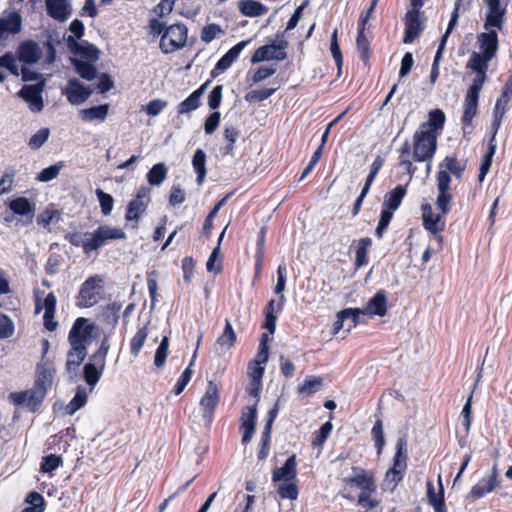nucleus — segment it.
<instances>
[{
	"label": "nucleus",
	"instance_id": "nucleus-1",
	"mask_svg": "<svg viewBox=\"0 0 512 512\" xmlns=\"http://www.w3.org/2000/svg\"><path fill=\"white\" fill-rule=\"evenodd\" d=\"M486 6V18L483 32L477 36L479 51L470 54L466 67L475 72V78L487 80L486 72L489 62L498 51V36L496 30H501L509 0H483Z\"/></svg>",
	"mask_w": 512,
	"mask_h": 512
},
{
	"label": "nucleus",
	"instance_id": "nucleus-2",
	"mask_svg": "<svg viewBox=\"0 0 512 512\" xmlns=\"http://www.w3.org/2000/svg\"><path fill=\"white\" fill-rule=\"evenodd\" d=\"M96 326L88 319L79 317L69 331L68 341L71 349L67 353L66 370L75 374L87 355V348L93 341Z\"/></svg>",
	"mask_w": 512,
	"mask_h": 512
},
{
	"label": "nucleus",
	"instance_id": "nucleus-3",
	"mask_svg": "<svg viewBox=\"0 0 512 512\" xmlns=\"http://www.w3.org/2000/svg\"><path fill=\"white\" fill-rule=\"evenodd\" d=\"M126 238L123 229L108 224L98 226L92 232H71L66 234L65 239L75 247H81L85 255L99 250L112 240H122Z\"/></svg>",
	"mask_w": 512,
	"mask_h": 512
},
{
	"label": "nucleus",
	"instance_id": "nucleus-4",
	"mask_svg": "<svg viewBox=\"0 0 512 512\" xmlns=\"http://www.w3.org/2000/svg\"><path fill=\"white\" fill-rule=\"evenodd\" d=\"M407 468V442L404 438L398 439L393 466L386 472L382 487L386 491H394L403 479Z\"/></svg>",
	"mask_w": 512,
	"mask_h": 512
},
{
	"label": "nucleus",
	"instance_id": "nucleus-5",
	"mask_svg": "<svg viewBox=\"0 0 512 512\" xmlns=\"http://www.w3.org/2000/svg\"><path fill=\"white\" fill-rule=\"evenodd\" d=\"M485 82L484 80L474 78L465 95L461 118L464 134H471L474 129L472 121L478 113L479 95Z\"/></svg>",
	"mask_w": 512,
	"mask_h": 512
},
{
	"label": "nucleus",
	"instance_id": "nucleus-6",
	"mask_svg": "<svg viewBox=\"0 0 512 512\" xmlns=\"http://www.w3.org/2000/svg\"><path fill=\"white\" fill-rule=\"evenodd\" d=\"M437 149V134L418 129L413 135V160L431 162Z\"/></svg>",
	"mask_w": 512,
	"mask_h": 512
},
{
	"label": "nucleus",
	"instance_id": "nucleus-7",
	"mask_svg": "<svg viewBox=\"0 0 512 512\" xmlns=\"http://www.w3.org/2000/svg\"><path fill=\"white\" fill-rule=\"evenodd\" d=\"M104 278L101 275L88 277L81 285L76 304L81 308H90L97 304L103 292Z\"/></svg>",
	"mask_w": 512,
	"mask_h": 512
},
{
	"label": "nucleus",
	"instance_id": "nucleus-8",
	"mask_svg": "<svg viewBox=\"0 0 512 512\" xmlns=\"http://www.w3.org/2000/svg\"><path fill=\"white\" fill-rule=\"evenodd\" d=\"M441 213H435L429 204L422 206V219L424 228L433 235V241L437 242V250L441 251L443 246V237L441 232L445 229V216Z\"/></svg>",
	"mask_w": 512,
	"mask_h": 512
},
{
	"label": "nucleus",
	"instance_id": "nucleus-9",
	"mask_svg": "<svg viewBox=\"0 0 512 512\" xmlns=\"http://www.w3.org/2000/svg\"><path fill=\"white\" fill-rule=\"evenodd\" d=\"M187 41V28L184 24H173L168 26L160 39V48L163 53L168 54L185 46Z\"/></svg>",
	"mask_w": 512,
	"mask_h": 512
},
{
	"label": "nucleus",
	"instance_id": "nucleus-10",
	"mask_svg": "<svg viewBox=\"0 0 512 512\" xmlns=\"http://www.w3.org/2000/svg\"><path fill=\"white\" fill-rule=\"evenodd\" d=\"M46 392L38 386L23 391L11 393L10 398L15 405L25 406L31 411H35L46 396Z\"/></svg>",
	"mask_w": 512,
	"mask_h": 512
},
{
	"label": "nucleus",
	"instance_id": "nucleus-11",
	"mask_svg": "<svg viewBox=\"0 0 512 512\" xmlns=\"http://www.w3.org/2000/svg\"><path fill=\"white\" fill-rule=\"evenodd\" d=\"M451 177L447 170L440 169L437 175L438 196L436 199L437 208L444 214L450 211V202L452 194L450 192Z\"/></svg>",
	"mask_w": 512,
	"mask_h": 512
},
{
	"label": "nucleus",
	"instance_id": "nucleus-12",
	"mask_svg": "<svg viewBox=\"0 0 512 512\" xmlns=\"http://www.w3.org/2000/svg\"><path fill=\"white\" fill-rule=\"evenodd\" d=\"M22 28V17L12 11L5 16L0 17V46H5L8 38L18 34Z\"/></svg>",
	"mask_w": 512,
	"mask_h": 512
},
{
	"label": "nucleus",
	"instance_id": "nucleus-13",
	"mask_svg": "<svg viewBox=\"0 0 512 512\" xmlns=\"http://www.w3.org/2000/svg\"><path fill=\"white\" fill-rule=\"evenodd\" d=\"M286 47V41H281L279 44L261 46L254 52L251 62L255 64L270 60L282 61L286 58V53L284 51Z\"/></svg>",
	"mask_w": 512,
	"mask_h": 512
},
{
	"label": "nucleus",
	"instance_id": "nucleus-14",
	"mask_svg": "<svg viewBox=\"0 0 512 512\" xmlns=\"http://www.w3.org/2000/svg\"><path fill=\"white\" fill-rule=\"evenodd\" d=\"M93 90L89 86L83 85L78 79L72 78L67 82L63 90L67 100L72 105H80L84 103L92 94Z\"/></svg>",
	"mask_w": 512,
	"mask_h": 512
},
{
	"label": "nucleus",
	"instance_id": "nucleus-15",
	"mask_svg": "<svg viewBox=\"0 0 512 512\" xmlns=\"http://www.w3.org/2000/svg\"><path fill=\"white\" fill-rule=\"evenodd\" d=\"M405 35L403 42L412 43L423 30V14L420 10L412 9L407 12L405 17Z\"/></svg>",
	"mask_w": 512,
	"mask_h": 512
},
{
	"label": "nucleus",
	"instance_id": "nucleus-16",
	"mask_svg": "<svg viewBox=\"0 0 512 512\" xmlns=\"http://www.w3.org/2000/svg\"><path fill=\"white\" fill-rule=\"evenodd\" d=\"M219 402V388L216 383L209 381L205 394L201 398L200 405L203 409V419L210 423L213 418L214 410Z\"/></svg>",
	"mask_w": 512,
	"mask_h": 512
},
{
	"label": "nucleus",
	"instance_id": "nucleus-17",
	"mask_svg": "<svg viewBox=\"0 0 512 512\" xmlns=\"http://www.w3.org/2000/svg\"><path fill=\"white\" fill-rule=\"evenodd\" d=\"M346 483L355 484L361 488L359 494V500L362 501L366 498V494L369 491H376V485L374 479L364 469L359 467L352 468V476L345 480Z\"/></svg>",
	"mask_w": 512,
	"mask_h": 512
},
{
	"label": "nucleus",
	"instance_id": "nucleus-18",
	"mask_svg": "<svg viewBox=\"0 0 512 512\" xmlns=\"http://www.w3.org/2000/svg\"><path fill=\"white\" fill-rule=\"evenodd\" d=\"M360 315L383 317L387 312V299L384 290L378 291L362 309L356 308Z\"/></svg>",
	"mask_w": 512,
	"mask_h": 512
},
{
	"label": "nucleus",
	"instance_id": "nucleus-19",
	"mask_svg": "<svg viewBox=\"0 0 512 512\" xmlns=\"http://www.w3.org/2000/svg\"><path fill=\"white\" fill-rule=\"evenodd\" d=\"M249 42L250 40H243L230 48L217 62L215 68L212 70V76H216L219 72H224L231 67Z\"/></svg>",
	"mask_w": 512,
	"mask_h": 512
},
{
	"label": "nucleus",
	"instance_id": "nucleus-20",
	"mask_svg": "<svg viewBox=\"0 0 512 512\" xmlns=\"http://www.w3.org/2000/svg\"><path fill=\"white\" fill-rule=\"evenodd\" d=\"M498 470L497 467L494 466L492 468L491 474L488 477L482 478L475 484L471 491L468 494L469 498L479 499L484 495L492 492L498 483Z\"/></svg>",
	"mask_w": 512,
	"mask_h": 512
},
{
	"label": "nucleus",
	"instance_id": "nucleus-21",
	"mask_svg": "<svg viewBox=\"0 0 512 512\" xmlns=\"http://www.w3.org/2000/svg\"><path fill=\"white\" fill-rule=\"evenodd\" d=\"M257 417L256 405L245 407L241 415L242 443L247 444L253 437Z\"/></svg>",
	"mask_w": 512,
	"mask_h": 512
},
{
	"label": "nucleus",
	"instance_id": "nucleus-22",
	"mask_svg": "<svg viewBox=\"0 0 512 512\" xmlns=\"http://www.w3.org/2000/svg\"><path fill=\"white\" fill-rule=\"evenodd\" d=\"M19 95L28 103L33 112H40L43 109L42 89L37 85H25Z\"/></svg>",
	"mask_w": 512,
	"mask_h": 512
},
{
	"label": "nucleus",
	"instance_id": "nucleus-23",
	"mask_svg": "<svg viewBox=\"0 0 512 512\" xmlns=\"http://www.w3.org/2000/svg\"><path fill=\"white\" fill-rule=\"evenodd\" d=\"M17 55L21 62L32 64L41 58L42 50L36 42L26 40L20 43Z\"/></svg>",
	"mask_w": 512,
	"mask_h": 512
},
{
	"label": "nucleus",
	"instance_id": "nucleus-24",
	"mask_svg": "<svg viewBox=\"0 0 512 512\" xmlns=\"http://www.w3.org/2000/svg\"><path fill=\"white\" fill-rule=\"evenodd\" d=\"M209 82H205L198 89L193 91L186 99L181 101L177 106V112L179 114H188L199 108L201 104V97L203 96Z\"/></svg>",
	"mask_w": 512,
	"mask_h": 512
},
{
	"label": "nucleus",
	"instance_id": "nucleus-25",
	"mask_svg": "<svg viewBox=\"0 0 512 512\" xmlns=\"http://www.w3.org/2000/svg\"><path fill=\"white\" fill-rule=\"evenodd\" d=\"M45 5L48 15L58 21H65L71 15V6L67 0H46Z\"/></svg>",
	"mask_w": 512,
	"mask_h": 512
},
{
	"label": "nucleus",
	"instance_id": "nucleus-26",
	"mask_svg": "<svg viewBox=\"0 0 512 512\" xmlns=\"http://www.w3.org/2000/svg\"><path fill=\"white\" fill-rule=\"evenodd\" d=\"M9 209L16 215L25 217L31 222L35 215V204L25 197H17L8 204Z\"/></svg>",
	"mask_w": 512,
	"mask_h": 512
},
{
	"label": "nucleus",
	"instance_id": "nucleus-27",
	"mask_svg": "<svg viewBox=\"0 0 512 512\" xmlns=\"http://www.w3.org/2000/svg\"><path fill=\"white\" fill-rule=\"evenodd\" d=\"M296 457L290 456L284 465L273 471L272 480L274 482H288L294 480L296 477Z\"/></svg>",
	"mask_w": 512,
	"mask_h": 512
},
{
	"label": "nucleus",
	"instance_id": "nucleus-28",
	"mask_svg": "<svg viewBox=\"0 0 512 512\" xmlns=\"http://www.w3.org/2000/svg\"><path fill=\"white\" fill-rule=\"evenodd\" d=\"M406 187L402 185L396 186L393 190L384 196L383 210L390 211L392 214L399 208L402 199L406 195Z\"/></svg>",
	"mask_w": 512,
	"mask_h": 512
},
{
	"label": "nucleus",
	"instance_id": "nucleus-29",
	"mask_svg": "<svg viewBox=\"0 0 512 512\" xmlns=\"http://www.w3.org/2000/svg\"><path fill=\"white\" fill-rule=\"evenodd\" d=\"M349 321L347 324V331H350L352 328L356 327L359 321V312L357 309L347 308L340 311L337 314V320L334 324V333H338L345 325V322Z\"/></svg>",
	"mask_w": 512,
	"mask_h": 512
},
{
	"label": "nucleus",
	"instance_id": "nucleus-30",
	"mask_svg": "<svg viewBox=\"0 0 512 512\" xmlns=\"http://www.w3.org/2000/svg\"><path fill=\"white\" fill-rule=\"evenodd\" d=\"M55 369L48 363L38 365L35 385L46 393L52 386Z\"/></svg>",
	"mask_w": 512,
	"mask_h": 512
},
{
	"label": "nucleus",
	"instance_id": "nucleus-31",
	"mask_svg": "<svg viewBox=\"0 0 512 512\" xmlns=\"http://www.w3.org/2000/svg\"><path fill=\"white\" fill-rule=\"evenodd\" d=\"M67 42L69 47H71L75 53L86 57L90 61H97L99 58V50L92 44L88 42L77 43L75 40L68 36Z\"/></svg>",
	"mask_w": 512,
	"mask_h": 512
},
{
	"label": "nucleus",
	"instance_id": "nucleus-32",
	"mask_svg": "<svg viewBox=\"0 0 512 512\" xmlns=\"http://www.w3.org/2000/svg\"><path fill=\"white\" fill-rule=\"evenodd\" d=\"M238 9L244 16L259 17L268 11V7L256 0H241Z\"/></svg>",
	"mask_w": 512,
	"mask_h": 512
},
{
	"label": "nucleus",
	"instance_id": "nucleus-33",
	"mask_svg": "<svg viewBox=\"0 0 512 512\" xmlns=\"http://www.w3.org/2000/svg\"><path fill=\"white\" fill-rule=\"evenodd\" d=\"M446 117L442 110L435 109L430 111L429 119L427 122L420 125V129L428 130L429 132L436 133L437 135L443 129Z\"/></svg>",
	"mask_w": 512,
	"mask_h": 512
},
{
	"label": "nucleus",
	"instance_id": "nucleus-34",
	"mask_svg": "<svg viewBox=\"0 0 512 512\" xmlns=\"http://www.w3.org/2000/svg\"><path fill=\"white\" fill-rule=\"evenodd\" d=\"M109 106L102 104L91 108L83 109L80 111L82 120L92 122L95 120L104 121L108 116Z\"/></svg>",
	"mask_w": 512,
	"mask_h": 512
},
{
	"label": "nucleus",
	"instance_id": "nucleus-35",
	"mask_svg": "<svg viewBox=\"0 0 512 512\" xmlns=\"http://www.w3.org/2000/svg\"><path fill=\"white\" fill-rule=\"evenodd\" d=\"M192 166L197 174V184L201 185L205 179L206 170V154L202 149H197L192 158Z\"/></svg>",
	"mask_w": 512,
	"mask_h": 512
},
{
	"label": "nucleus",
	"instance_id": "nucleus-36",
	"mask_svg": "<svg viewBox=\"0 0 512 512\" xmlns=\"http://www.w3.org/2000/svg\"><path fill=\"white\" fill-rule=\"evenodd\" d=\"M286 274L287 269L285 264H280L277 269V283L274 288V292L280 296L279 302L277 305V310L281 311L283 309V306L285 304L286 298L283 294L286 284Z\"/></svg>",
	"mask_w": 512,
	"mask_h": 512
},
{
	"label": "nucleus",
	"instance_id": "nucleus-37",
	"mask_svg": "<svg viewBox=\"0 0 512 512\" xmlns=\"http://www.w3.org/2000/svg\"><path fill=\"white\" fill-rule=\"evenodd\" d=\"M148 206V200L147 201H140V200H131L127 205L126 215L125 219L126 221H134L135 223L138 222L141 215L144 213Z\"/></svg>",
	"mask_w": 512,
	"mask_h": 512
},
{
	"label": "nucleus",
	"instance_id": "nucleus-38",
	"mask_svg": "<svg viewBox=\"0 0 512 512\" xmlns=\"http://www.w3.org/2000/svg\"><path fill=\"white\" fill-rule=\"evenodd\" d=\"M168 169L164 163L155 164L147 173V181L151 186H160L167 177Z\"/></svg>",
	"mask_w": 512,
	"mask_h": 512
},
{
	"label": "nucleus",
	"instance_id": "nucleus-39",
	"mask_svg": "<svg viewBox=\"0 0 512 512\" xmlns=\"http://www.w3.org/2000/svg\"><path fill=\"white\" fill-rule=\"evenodd\" d=\"M440 169L447 170V173H451L457 179L461 178L462 172L465 170V164L458 161L455 157L447 156L439 166Z\"/></svg>",
	"mask_w": 512,
	"mask_h": 512
},
{
	"label": "nucleus",
	"instance_id": "nucleus-40",
	"mask_svg": "<svg viewBox=\"0 0 512 512\" xmlns=\"http://www.w3.org/2000/svg\"><path fill=\"white\" fill-rule=\"evenodd\" d=\"M104 368H101L96 362L92 361L84 366V379L90 386H95L103 372Z\"/></svg>",
	"mask_w": 512,
	"mask_h": 512
},
{
	"label": "nucleus",
	"instance_id": "nucleus-41",
	"mask_svg": "<svg viewBox=\"0 0 512 512\" xmlns=\"http://www.w3.org/2000/svg\"><path fill=\"white\" fill-rule=\"evenodd\" d=\"M148 336V326L145 325L142 328L138 329L135 335L132 337L130 341V350L134 357H137L144 346L146 338Z\"/></svg>",
	"mask_w": 512,
	"mask_h": 512
},
{
	"label": "nucleus",
	"instance_id": "nucleus-42",
	"mask_svg": "<svg viewBox=\"0 0 512 512\" xmlns=\"http://www.w3.org/2000/svg\"><path fill=\"white\" fill-rule=\"evenodd\" d=\"M372 245V240L369 237L361 238L358 241L357 249L355 252L356 265L361 267L367 264L368 249Z\"/></svg>",
	"mask_w": 512,
	"mask_h": 512
},
{
	"label": "nucleus",
	"instance_id": "nucleus-43",
	"mask_svg": "<svg viewBox=\"0 0 512 512\" xmlns=\"http://www.w3.org/2000/svg\"><path fill=\"white\" fill-rule=\"evenodd\" d=\"M87 402V391L79 386L72 400L67 405V411L70 415L81 409Z\"/></svg>",
	"mask_w": 512,
	"mask_h": 512
},
{
	"label": "nucleus",
	"instance_id": "nucleus-44",
	"mask_svg": "<svg viewBox=\"0 0 512 512\" xmlns=\"http://www.w3.org/2000/svg\"><path fill=\"white\" fill-rule=\"evenodd\" d=\"M60 220V213L54 208H46L37 217L38 225L45 229H49L51 224L57 223Z\"/></svg>",
	"mask_w": 512,
	"mask_h": 512
},
{
	"label": "nucleus",
	"instance_id": "nucleus-45",
	"mask_svg": "<svg viewBox=\"0 0 512 512\" xmlns=\"http://www.w3.org/2000/svg\"><path fill=\"white\" fill-rule=\"evenodd\" d=\"M74 67L76 72L85 80H93L96 77L95 66L87 61L74 60Z\"/></svg>",
	"mask_w": 512,
	"mask_h": 512
},
{
	"label": "nucleus",
	"instance_id": "nucleus-46",
	"mask_svg": "<svg viewBox=\"0 0 512 512\" xmlns=\"http://www.w3.org/2000/svg\"><path fill=\"white\" fill-rule=\"evenodd\" d=\"M236 340V334L229 320H226L225 328L223 333L218 337L217 343L223 349H230Z\"/></svg>",
	"mask_w": 512,
	"mask_h": 512
},
{
	"label": "nucleus",
	"instance_id": "nucleus-47",
	"mask_svg": "<svg viewBox=\"0 0 512 512\" xmlns=\"http://www.w3.org/2000/svg\"><path fill=\"white\" fill-rule=\"evenodd\" d=\"M322 386V378L317 376H308L299 386L298 391L304 395L316 393Z\"/></svg>",
	"mask_w": 512,
	"mask_h": 512
},
{
	"label": "nucleus",
	"instance_id": "nucleus-48",
	"mask_svg": "<svg viewBox=\"0 0 512 512\" xmlns=\"http://www.w3.org/2000/svg\"><path fill=\"white\" fill-rule=\"evenodd\" d=\"M196 355H197V349L195 350V352L193 354V357L191 359L190 365L182 372V374L180 375L179 379L177 380L176 385L174 386L173 392H174L175 395L181 394L183 392V390L185 389V387L190 382L191 377H192L191 366L194 363Z\"/></svg>",
	"mask_w": 512,
	"mask_h": 512
},
{
	"label": "nucleus",
	"instance_id": "nucleus-49",
	"mask_svg": "<svg viewBox=\"0 0 512 512\" xmlns=\"http://www.w3.org/2000/svg\"><path fill=\"white\" fill-rule=\"evenodd\" d=\"M496 148H497L496 144H491L488 146V151L484 155V157L481 161L480 172L478 175L479 182H483L487 173L489 172L491 164H492L493 156L496 152Z\"/></svg>",
	"mask_w": 512,
	"mask_h": 512
},
{
	"label": "nucleus",
	"instance_id": "nucleus-50",
	"mask_svg": "<svg viewBox=\"0 0 512 512\" xmlns=\"http://www.w3.org/2000/svg\"><path fill=\"white\" fill-rule=\"evenodd\" d=\"M365 26L359 25L357 34V48L362 61L367 62L369 59V41L364 33Z\"/></svg>",
	"mask_w": 512,
	"mask_h": 512
},
{
	"label": "nucleus",
	"instance_id": "nucleus-51",
	"mask_svg": "<svg viewBox=\"0 0 512 512\" xmlns=\"http://www.w3.org/2000/svg\"><path fill=\"white\" fill-rule=\"evenodd\" d=\"M95 193L99 201L102 214L104 216L110 215L114 205L113 197L101 189H96Z\"/></svg>",
	"mask_w": 512,
	"mask_h": 512
},
{
	"label": "nucleus",
	"instance_id": "nucleus-52",
	"mask_svg": "<svg viewBox=\"0 0 512 512\" xmlns=\"http://www.w3.org/2000/svg\"><path fill=\"white\" fill-rule=\"evenodd\" d=\"M64 167L63 162L55 163L47 168H44L36 177L39 182H49L55 179L62 168Z\"/></svg>",
	"mask_w": 512,
	"mask_h": 512
},
{
	"label": "nucleus",
	"instance_id": "nucleus-53",
	"mask_svg": "<svg viewBox=\"0 0 512 512\" xmlns=\"http://www.w3.org/2000/svg\"><path fill=\"white\" fill-rule=\"evenodd\" d=\"M49 136L50 130L46 127L41 128L29 138L28 145L31 149L38 150L47 142Z\"/></svg>",
	"mask_w": 512,
	"mask_h": 512
},
{
	"label": "nucleus",
	"instance_id": "nucleus-54",
	"mask_svg": "<svg viewBox=\"0 0 512 512\" xmlns=\"http://www.w3.org/2000/svg\"><path fill=\"white\" fill-rule=\"evenodd\" d=\"M298 493L297 485L291 481L282 482L278 486V494L282 499L295 500L298 497Z\"/></svg>",
	"mask_w": 512,
	"mask_h": 512
},
{
	"label": "nucleus",
	"instance_id": "nucleus-55",
	"mask_svg": "<svg viewBox=\"0 0 512 512\" xmlns=\"http://www.w3.org/2000/svg\"><path fill=\"white\" fill-rule=\"evenodd\" d=\"M169 348V339L167 336H164L155 352L154 356V364L156 367L160 368L165 364Z\"/></svg>",
	"mask_w": 512,
	"mask_h": 512
},
{
	"label": "nucleus",
	"instance_id": "nucleus-56",
	"mask_svg": "<svg viewBox=\"0 0 512 512\" xmlns=\"http://www.w3.org/2000/svg\"><path fill=\"white\" fill-rule=\"evenodd\" d=\"M56 303V296L54 293L51 292L45 297L42 304L40 303L39 300L36 301L35 312L39 313L41 309H44V312H46V314L48 315L55 314Z\"/></svg>",
	"mask_w": 512,
	"mask_h": 512
},
{
	"label": "nucleus",
	"instance_id": "nucleus-57",
	"mask_svg": "<svg viewBox=\"0 0 512 512\" xmlns=\"http://www.w3.org/2000/svg\"><path fill=\"white\" fill-rule=\"evenodd\" d=\"M14 331L15 325L13 320L9 316L0 313V339L11 337Z\"/></svg>",
	"mask_w": 512,
	"mask_h": 512
},
{
	"label": "nucleus",
	"instance_id": "nucleus-58",
	"mask_svg": "<svg viewBox=\"0 0 512 512\" xmlns=\"http://www.w3.org/2000/svg\"><path fill=\"white\" fill-rule=\"evenodd\" d=\"M275 88H263L260 90H252L245 95L247 102H261L266 100L275 93Z\"/></svg>",
	"mask_w": 512,
	"mask_h": 512
},
{
	"label": "nucleus",
	"instance_id": "nucleus-59",
	"mask_svg": "<svg viewBox=\"0 0 512 512\" xmlns=\"http://www.w3.org/2000/svg\"><path fill=\"white\" fill-rule=\"evenodd\" d=\"M109 348L110 345L108 343V339L105 337L102 340L99 349L90 357V360L96 362L101 368H105V359Z\"/></svg>",
	"mask_w": 512,
	"mask_h": 512
},
{
	"label": "nucleus",
	"instance_id": "nucleus-60",
	"mask_svg": "<svg viewBox=\"0 0 512 512\" xmlns=\"http://www.w3.org/2000/svg\"><path fill=\"white\" fill-rule=\"evenodd\" d=\"M219 34H223V30L220 28V26L216 24H209L202 29L201 40L205 43H210Z\"/></svg>",
	"mask_w": 512,
	"mask_h": 512
},
{
	"label": "nucleus",
	"instance_id": "nucleus-61",
	"mask_svg": "<svg viewBox=\"0 0 512 512\" xmlns=\"http://www.w3.org/2000/svg\"><path fill=\"white\" fill-rule=\"evenodd\" d=\"M372 436L375 440L377 447V453L381 454L383 446L385 444L383 426L381 420H377L372 428Z\"/></svg>",
	"mask_w": 512,
	"mask_h": 512
},
{
	"label": "nucleus",
	"instance_id": "nucleus-62",
	"mask_svg": "<svg viewBox=\"0 0 512 512\" xmlns=\"http://www.w3.org/2000/svg\"><path fill=\"white\" fill-rule=\"evenodd\" d=\"M62 463V460L59 456L50 454L43 458L41 463V471L44 473H50L56 468H58Z\"/></svg>",
	"mask_w": 512,
	"mask_h": 512
},
{
	"label": "nucleus",
	"instance_id": "nucleus-63",
	"mask_svg": "<svg viewBox=\"0 0 512 512\" xmlns=\"http://www.w3.org/2000/svg\"><path fill=\"white\" fill-rule=\"evenodd\" d=\"M0 68L7 69L13 75L19 74L17 61L11 53H6L0 57Z\"/></svg>",
	"mask_w": 512,
	"mask_h": 512
},
{
	"label": "nucleus",
	"instance_id": "nucleus-64",
	"mask_svg": "<svg viewBox=\"0 0 512 512\" xmlns=\"http://www.w3.org/2000/svg\"><path fill=\"white\" fill-rule=\"evenodd\" d=\"M15 177V171L13 169H7L0 179V195L8 193L13 185Z\"/></svg>",
	"mask_w": 512,
	"mask_h": 512
}]
</instances>
